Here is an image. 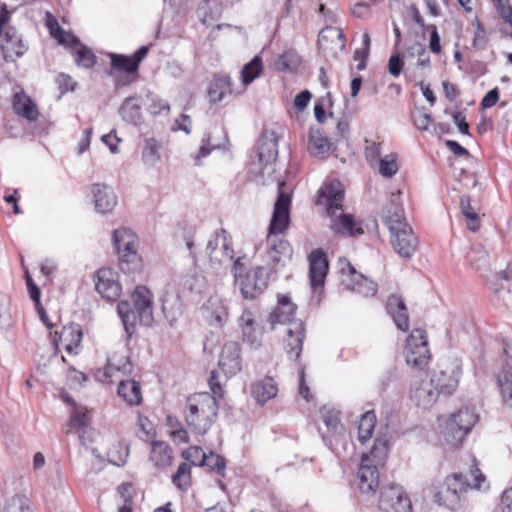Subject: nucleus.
<instances>
[{
	"label": "nucleus",
	"mask_w": 512,
	"mask_h": 512,
	"mask_svg": "<svg viewBox=\"0 0 512 512\" xmlns=\"http://www.w3.org/2000/svg\"><path fill=\"white\" fill-rule=\"evenodd\" d=\"M284 182H278V196L274 204L272 217L268 228L266 243V267L269 273L280 271L286 262L291 260L293 249L285 239L277 238L290 223L291 196L283 191Z\"/></svg>",
	"instance_id": "f257e3e1"
},
{
	"label": "nucleus",
	"mask_w": 512,
	"mask_h": 512,
	"mask_svg": "<svg viewBox=\"0 0 512 512\" xmlns=\"http://www.w3.org/2000/svg\"><path fill=\"white\" fill-rule=\"evenodd\" d=\"M209 387L212 394L201 392L187 398L184 412L185 421L190 430L197 435H205L215 423L218 416L217 398L224 396L218 372L211 371Z\"/></svg>",
	"instance_id": "f03ea898"
},
{
	"label": "nucleus",
	"mask_w": 512,
	"mask_h": 512,
	"mask_svg": "<svg viewBox=\"0 0 512 512\" xmlns=\"http://www.w3.org/2000/svg\"><path fill=\"white\" fill-rule=\"evenodd\" d=\"M344 195L345 191L341 182L333 179L320 187L315 204L324 207L326 214L332 220L330 228L335 233L349 236L363 234V229L356 224L353 216L343 212Z\"/></svg>",
	"instance_id": "7ed1b4c3"
},
{
	"label": "nucleus",
	"mask_w": 512,
	"mask_h": 512,
	"mask_svg": "<svg viewBox=\"0 0 512 512\" xmlns=\"http://www.w3.org/2000/svg\"><path fill=\"white\" fill-rule=\"evenodd\" d=\"M470 474L473 476V483L468 480L467 475L453 473L435 485L433 488L434 502L449 510L460 509L468 489H481L482 482L485 480L478 468L472 470Z\"/></svg>",
	"instance_id": "20e7f679"
},
{
	"label": "nucleus",
	"mask_w": 512,
	"mask_h": 512,
	"mask_svg": "<svg viewBox=\"0 0 512 512\" xmlns=\"http://www.w3.org/2000/svg\"><path fill=\"white\" fill-rule=\"evenodd\" d=\"M132 300L133 303L122 300L117 306L128 338L135 334L138 324L150 327L154 322L152 293L144 286H137L132 294Z\"/></svg>",
	"instance_id": "39448f33"
},
{
	"label": "nucleus",
	"mask_w": 512,
	"mask_h": 512,
	"mask_svg": "<svg viewBox=\"0 0 512 512\" xmlns=\"http://www.w3.org/2000/svg\"><path fill=\"white\" fill-rule=\"evenodd\" d=\"M112 241L123 272L130 273L137 269L139 264L138 238L129 228H118L113 231Z\"/></svg>",
	"instance_id": "423d86ee"
},
{
	"label": "nucleus",
	"mask_w": 512,
	"mask_h": 512,
	"mask_svg": "<svg viewBox=\"0 0 512 512\" xmlns=\"http://www.w3.org/2000/svg\"><path fill=\"white\" fill-rule=\"evenodd\" d=\"M478 419L475 410L470 407H463L451 414L444 428L446 440L454 446L461 444Z\"/></svg>",
	"instance_id": "0eeeda50"
},
{
	"label": "nucleus",
	"mask_w": 512,
	"mask_h": 512,
	"mask_svg": "<svg viewBox=\"0 0 512 512\" xmlns=\"http://www.w3.org/2000/svg\"><path fill=\"white\" fill-rule=\"evenodd\" d=\"M339 414L337 409L329 405H324L320 409L321 418L328 431V435H323V440L337 454H339V445H344L346 441L345 427L339 419Z\"/></svg>",
	"instance_id": "6e6552de"
},
{
	"label": "nucleus",
	"mask_w": 512,
	"mask_h": 512,
	"mask_svg": "<svg viewBox=\"0 0 512 512\" xmlns=\"http://www.w3.org/2000/svg\"><path fill=\"white\" fill-rule=\"evenodd\" d=\"M270 273L264 265L255 267L245 273L244 277L235 283L243 298L253 300L259 297L268 287Z\"/></svg>",
	"instance_id": "1a4fd4ad"
},
{
	"label": "nucleus",
	"mask_w": 512,
	"mask_h": 512,
	"mask_svg": "<svg viewBox=\"0 0 512 512\" xmlns=\"http://www.w3.org/2000/svg\"><path fill=\"white\" fill-rule=\"evenodd\" d=\"M206 254L212 265H226L232 262L234 250L231 247V239L223 228L218 230L214 237L209 239L206 245Z\"/></svg>",
	"instance_id": "9d476101"
},
{
	"label": "nucleus",
	"mask_w": 512,
	"mask_h": 512,
	"mask_svg": "<svg viewBox=\"0 0 512 512\" xmlns=\"http://www.w3.org/2000/svg\"><path fill=\"white\" fill-rule=\"evenodd\" d=\"M380 512H412L411 501L402 486L389 485L381 490Z\"/></svg>",
	"instance_id": "9b49d317"
},
{
	"label": "nucleus",
	"mask_w": 512,
	"mask_h": 512,
	"mask_svg": "<svg viewBox=\"0 0 512 512\" xmlns=\"http://www.w3.org/2000/svg\"><path fill=\"white\" fill-rule=\"evenodd\" d=\"M133 371V364L130 358L125 354H112L107 359L104 367L98 368L94 372V378L99 383H110L117 375H129Z\"/></svg>",
	"instance_id": "f8f14e48"
},
{
	"label": "nucleus",
	"mask_w": 512,
	"mask_h": 512,
	"mask_svg": "<svg viewBox=\"0 0 512 512\" xmlns=\"http://www.w3.org/2000/svg\"><path fill=\"white\" fill-rule=\"evenodd\" d=\"M460 375L461 368L458 362H445L441 364L439 371L433 373L431 380L434 381L439 394L450 395L458 386Z\"/></svg>",
	"instance_id": "ddd939ff"
},
{
	"label": "nucleus",
	"mask_w": 512,
	"mask_h": 512,
	"mask_svg": "<svg viewBox=\"0 0 512 512\" xmlns=\"http://www.w3.org/2000/svg\"><path fill=\"white\" fill-rule=\"evenodd\" d=\"M309 261V280L311 288L316 292L325 284L329 271V261L326 252L317 248L311 251L308 256Z\"/></svg>",
	"instance_id": "4468645a"
},
{
	"label": "nucleus",
	"mask_w": 512,
	"mask_h": 512,
	"mask_svg": "<svg viewBox=\"0 0 512 512\" xmlns=\"http://www.w3.org/2000/svg\"><path fill=\"white\" fill-rule=\"evenodd\" d=\"M439 391L430 379H415L410 388L411 401L420 408L429 409L437 401Z\"/></svg>",
	"instance_id": "2eb2a0df"
},
{
	"label": "nucleus",
	"mask_w": 512,
	"mask_h": 512,
	"mask_svg": "<svg viewBox=\"0 0 512 512\" xmlns=\"http://www.w3.org/2000/svg\"><path fill=\"white\" fill-rule=\"evenodd\" d=\"M95 289L107 301H116L121 294L119 275L110 268H101L96 274Z\"/></svg>",
	"instance_id": "dca6fc26"
},
{
	"label": "nucleus",
	"mask_w": 512,
	"mask_h": 512,
	"mask_svg": "<svg viewBox=\"0 0 512 512\" xmlns=\"http://www.w3.org/2000/svg\"><path fill=\"white\" fill-rule=\"evenodd\" d=\"M394 250L404 258H411L418 247V239L409 225L390 231Z\"/></svg>",
	"instance_id": "f3484780"
},
{
	"label": "nucleus",
	"mask_w": 512,
	"mask_h": 512,
	"mask_svg": "<svg viewBox=\"0 0 512 512\" xmlns=\"http://www.w3.org/2000/svg\"><path fill=\"white\" fill-rule=\"evenodd\" d=\"M149 52L148 46L139 47L132 55L110 53L111 67L122 73L135 74L139 70L141 61L147 56Z\"/></svg>",
	"instance_id": "a211bd4d"
},
{
	"label": "nucleus",
	"mask_w": 512,
	"mask_h": 512,
	"mask_svg": "<svg viewBox=\"0 0 512 512\" xmlns=\"http://www.w3.org/2000/svg\"><path fill=\"white\" fill-rule=\"evenodd\" d=\"M371 457H362L358 469V488L362 494L373 495L379 487L380 472L377 465L372 464Z\"/></svg>",
	"instance_id": "6ab92c4d"
},
{
	"label": "nucleus",
	"mask_w": 512,
	"mask_h": 512,
	"mask_svg": "<svg viewBox=\"0 0 512 512\" xmlns=\"http://www.w3.org/2000/svg\"><path fill=\"white\" fill-rule=\"evenodd\" d=\"M84 408H75L69 420L66 434L76 432L82 446L88 447L93 442L94 431L89 425V418Z\"/></svg>",
	"instance_id": "aec40b11"
},
{
	"label": "nucleus",
	"mask_w": 512,
	"mask_h": 512,
	"mask_svg": "<svg viewBox=\"0 0 512 512\" xmlns=\"http://www.w3.org/2000/svg\"><path fill=\"white\" fill-rule=\"evenodd\" d=\"M296 310L297 306L291 301L288 295L279 294L277 306L267 317V323L270 324V329H274L277 324H287L290 326L292 321H301L295 318Z\"/></svg>",
	"instance_id": "412c9836"
},
{
	"label": "nucleus",
	"mask_w": 512,
	"mask_h": 512,
	"mask_svg": "<svg viewBox=\"0 0 512 512\" xmlns=\"http://www.w3.org/2000/svg\"><path fill=\"white\" fill-rule=\"evenodd\" d=\"M83 338V331L79 324L71 323L64 326L60 333L56 332L52 338V345L55 352H59L62 348L66 352H73L79 348Z\"/></svg>",
	"instance_id": "4be33fe9"
},
{
	"label": "nucleus",
	"mask_w": 512,
	"mask_h": 512,
	"mask_svg": "<svg viewBox=\"0 0 512 512\" xmlns=\"http://www.w3.org/2000/svg\"><path fill=\"white\" fill-rule=\"evenodd\" d=\"M381 219L389 232L408 225L404 215V209L399 194H392L388 202L383 206Z\"/></svg>",
	"instance_id": "5701e85b"
},
{
	"label": "nucleus",
	"mask_w": 512,
	"mask_h": 512,
	"mask_svg": "<svg viewBox=\"0 0 512 512\" xmlns=\"http://www.w3.org/2000/svg\"><path fill=\"white\" fill-rule=\"evenodd\" d=\"M257 155L259 162L268 166L274 163L278 157V136L272 129H264L259 139Z\"/></svg>",
	"instance_id": "b1692460"
},
{
	"label": "nucleus",
	"mask_w": 512,
	"mask_h": 512,
	"mask_svg": "<svg viewBox=\"0 0 512 512\" xmlns=\"http://www.w3.org/2000/svg\"><path fill=\"white\" fill-rule=\"evenodd\" d=\"M242 339L251 349H258L262 337V328L256 323L253 313L245 309L239 318Z\"/></svg>",
	"instance_id": "393cba45"
},
{
	"label": "nucleus",
	"mask_w": 512,
	"mask_h": 512,
	"mask_svg": "<svg viewBox=\"0 0 512 512\" xmlns=\"http://www.w3.org/2000/svg\"><path fill=\"white\" fill-rule=\"evenodd\" d=\"M0 41L3 57L6 62H13L16 58L23 56L27 51V46L12 28H8L5 31Z\"/></svg>",
	"instance_id": "a878e982"
},
{
	"label": "nucleus",
	"mask_w": 512,
	"mask_h": 512,
	"mask_svg": "<svg viewBox=\"0 0 512 512\" xmlns=\"http://www.w3.org/2000/svg\"><path fill=\"white\" fill-rule=\"evenodd\" d=\"M386 312L392 318L397 329L406 332L409 329V314L404 300L397 295H390L386 302Z\"/></svg>",
	"instance_id": "bb28decb"
},
{
	"label": "nucleus",
	"mask_w": 512,
	"mask_h": 512,
	"mask_svg": "<svg viewBox=\"0 0 512 512\" xmlns=\"http://www.w3.org/2000/svg\"><path fill=\"white\" fill-rule=\"evenodd\" d=\"M91 192L97 212L109 213L116 206L117 197L110 186L96 183L92 185Z\"/></svg>",
	"instance_id": "cd10ccee"
},
{
	"label": "nucleus",
	"mask_w": 512,
	"mask_h": 512,
	"mask_svg": "<svg viewBox=\"0 0 512 512\" xmlns=\"http://www.w3.org/2000/svg\"><path fill=\"white\" fill-rule=\"evenodd\" d=\"M502 402L505 407L512 410V355L505 354L502 371L498 376Z\"/></svg>",
	"instance_id": "c85d7f7f"
},
{
	"label": "nucleus",
	"mask_w": 512,
	"mask_h": 512,
	"mask_svg": "<svg viewBox=\"0 0 512 512\" xmlns=\"http://www.w3.org/2000/svg\"><path fill=\"white\" fill-rule=\"evenodd\" d=\"M162 313L170 326H174L183 314L182 302L175 292H166L161 297Z\"/></svg>",
	"instance_id": "c756f323"
},
{
	"label": "nucleus",
	"mask_w": 512,
	"mask_h": 512,
	"mask_svg": "<svg viewBox=\"0 0 512 512\" xmlns=\"http://www.w3.org/2000/svg\"><path fill=\"white\" fill-rule=\"evenodd\" d=\"M250 389L252 397L260 405H264L269 400L276 397L278 393L277 384L271 377H265L262 380L254 382Z\"/></svg>",
	"instance_id": "7c9ffc66"
},
{
	"label": "nucleus",
	"mask_w": 512,
	"mask_h": 512,
	"mask_svg": "<svg viewBox=\"0 0 512 512\" xmlns=\"http://www.w3.org/2000/svg\"><path fill=\"white\" fill-rule=\"evenodd\" d=\"M12 106L16 114L27 119L35 121L38 117V110L33 100L23 92L15 93Z\"/></svg>",
	"instance_id": "2f4dec72"
},
{
	"label": "nucleus",
	"mask_w": 512,
	"mask_h": 512,
	"mask_svg": "<svg viewBox=\"0 0 512 512\" xmlns=\"http://www.w3.org/2000/svg\"><path fill=\"white\" fill-rule=\"evenodd\" d=\"M117 394L131 406H138L142 402L141 385L132 379L120 380Z\"/></svg>",
	"instance_id": "473e14b6"
},
{
	"label": "nucleus",
	"mask_w": 512,
	"mask_h": 512,
	"mask_svg": "<svg viewBox=\"0 0 512 512\" xmlns=\"http://www.w3.org/2000/svg\"><path fill=\"white\" fill-rule=\"evenodd\" d=\"M305 337V325L303 321H292L286 330V345L288 352H302L303 339Z\"/></svg>",
	"instance_id": "72a5a7b5"
},
{
	"label": "nucleus",
	"mask_w": 512,
	"mask_h": 512,
	"mask_svg": "<svg viewBox=\"0 0 512 512\" xmlns=\"http://www.w3.org/2000/svg\"><path fill=\"white\" fill-rule=\"evenodd\" d=\"M137 96L127 97L120 106L119 113L122 119L134 125L142 120L141 104Z\"/></svg>",
	"instance_id": "f704fd0d"
},
{
	"label": "nucleus",
	"mask_w": 512,
	"mask_h": 512,
	"mask_svg": "<svg viewBox=\"0 0 512 512\" xmlns=\"http://www.w3.org/2000/svg\"><path fill=\"white\" fill-rule=\"evenodd\" d=\"M149 458L155 467H166L172 462V449L166 442L154 441Z\"/></svg>",
	"instance_id": "c9c22d12"
},
{
	"label": "nucleus",
	"mask_w": 512,
	"mask_h": 512,
	"mask_svg": "<svg viewBox=\"0 0 512 512\" xmlns=\"http://www.w3.org/2000/svg\"><path fill=\"white\" fill-rule=\"evenodd\" d=\"M230 86V79L228 77H214L208 89L210 102L218 103L222 101L227 93H231Z\"/></svg>",
	"instance_id": "e433bc0d"
},
{
	"label": "nucleus",
	"mask_w": 512,
	"mask_h": 512,
	"mask_svg": "<svg viewBox=\"0 0 512 512\" xmlns=\"http://www.w3.org/2000/svg\"><path fill=\"white\" fill-rule=\"evenodd\" d=\"M219 370L226 377H232L238 374L242 369V359L239 354H220L218 362ZM220 381V379L218 378Z\"/></svg>",
	"instance_id": "4c0bfd02"
},
{
	"label": "nucleus",
	"mask_w": 512,
	"mask_h": 512,
	"mask_svg": "<svg viewBox=\"0 0 512 512\" xmlns=\"http://www.w3.org/2000/svg\"><path fill=\"white\" fill-rule=\"evenodd\" d=\"M332 143L330 140L322 136L319 131H310L308 150L313 156H324L331 150Z\"/></svg>",
	"instance_id": "58836bf2"
},
{
	"label": "nucleus",
	"mask_w": 512,
	"mask_h": 512,
	"mask_svg": "<svg viewBox=\"0 0 512 512\" xmlns=\"http://www.w3.org/2000/svg\"><path fill=\"white\" fill-rule=\"evenodd\" d=\"M71 41L78 46V48L73 51L76 64L85 69L92 68L96 63V56L92 50L81 44L80 40L76 37H72Z\"/></svg>",
	"instance_id": "ea45409f"
},
{
	"label": "nucleus",
	"mask_w": 512,
	"mask_h": 512,
	"mask_svg": "<svg viewBox=\"0 0 512 512\" xmlns=\"http://www.w3.org/2000/svg\"><path fill=\"white\" fill-rule=\"evenodd\" d=\"M162 148L161 143L155 138H147L144 141L142 150V161L147 167H154L155 164L160 160V150Z\"/></svg>",
	"instance_id": "a19ab883"
},
{
	"label": "nucleus",
	"mask_w": 512,
	"mask_h": 512,
	"mask_svg": "<svg viewBox=\"0 0 512 512\" xmlns=\"http://www.w3.org/2000/svg\"><path fill=\"white\" fill-rule=\"evenodd\" d=\"M192 451L201 457V462L198 463L200 466H207L216 473L223 474L226 467L223 457L213 452L206 454L200 447H193Z\"/></svg>",
	"instance_id": "79ce46f5"
},
{
	"label": "nucleus",
	"mask_w": 512,
	"mask_h": 512,
	"mask_svg": "<svg viewBox=\"0 0 512 512\" xmlns=\"http://www.w3.org/2000/svg\"><path fill=\"white\" fill-rule=\"evenodd\" d=\"M301 63V57L293 50H287L278 56L275 61V68L280 72H293Z\"/></svg>",
	"instance_id": "37998d69"
},
{
	"label": "nucleus",
	"mask_w": 512,
	"mask_h": 512,
	"mask_svg": "<svg viewBox=\"0 0 512 512\" xmlns=\"http://www.w3.org/2000/svg\"><path fill=\"white\" fill-rule=\"evenodd\" d=\"M469 262L471 267L480 274L482 277H486L489 270V255L487 251L482 249H474L469 255Z\"/></svg>",
	"instance_id": "c03bdc74"
},
{
	"label": "nucleus",
	"mask_w": 512,
	"mask_h": 512,
	"mask_svg": "<svg viewBox=\"0 0 512 512\" xmlns=\"http://www.w3.org/2000/svg\"><path fill=\"white\" fill-rule=\"evenodd\" d=\"M460 208L467 220L468 229L476 232L480 227V218L477 212L472 208L471 199L468 195L465 194L460 197Z\"/></svg>",
	"instance_id": "a18cd8bd"
},
{
	"label": "nucleus",
	"mask_w": 512,
	"mask_h": 512,
	"mask_svg": "<svg viewBox=\"0 0 512 512\" xmlns=\"http://www.w3.org/2000/svg\"><path fill=\"white\" fill-rule=\"evenodd\" d=\"M376 424V416L374 412L368 411L364 413L358 422V439L361 443L368 441L373 434Z\"/></svg>",
	"instance_id": "49530a36"
},
{
	"label": "nucleus",
	"mask_w": 512,
	"mask_h": 512,
	"mask_svg": "<svg viewBox=\"0 0 512 512\" xmlns=\"http://www.w3.org/2000/svg\"><path fill=\"white\" fill-rule=\"evenodd\" d=\"M263 70L262 58L256 55L241 70V80L244 85L251 84Z\"/></svg>",
	"instance_id": "de8ad7c7"
},
{
	"label": "nucleus",
	"mask_w": 512,
	"mask_h": 512,
	"mask_svg": "<svg viewBox=\"0 0 512 512\" xmlns=\"http://www.w3.org/2000/svg\"><path fill=\"white\" fill-rule=\"evenodd\" d=\"M397 158L398 155L396 153H390L383 156L376 163V168L382 177L390 179L397 174L399 170Z\"/></svg>",
	"instance_id": "09e8293b"
},
{
	"label": "nucleus",
	"mask_w": 512,
	"mask_h": 512,
	"mask_svg": "<svg viewBox=\"0 0 512 512\" xmlns=\"http://www.w3.org/2000/svg\"><path fill=\"white\" fill-rule=\"evenodd\" d=\"M347 288L364 295L365 297L373 296L377 292V285L373 281L367 279L362 274L351 283H346Z\"/></svg>",
	"instance_id": "8fccbe9b"
},
{
	"label": "nucleus",
	"mask_w": 512,
	"mask_h": 512,
	"mask_svg": "<svg viewBox=\"0 0 512 512\" xmlns=\"http://www.w3.org/2000/svg\"><path fill=\"white\" fill-rule=\"evenodd\" d=\"M387 455V442L381 439H376L370 453L363 455V457H371L372 464H375L378 468H380L384 466Z\"/></svg>",
	"instance_id": "3c124183"
},
{
	"label": "nucleus",
	"mask_w": 512,
	"mask_h": 512,
	"mask_svg": "<svg viewBox=\"0 0 512 512\" xmlns=\"http://www.w3.org/2000/svg\"><path fill=\"white\" fill-rule=\"evenodd\" d=\"M3 512H32L30 501L25 495H14L6 501Z\"/></svg>",
	"instance_id": "603ef678"
},
{
	"label": "nucleus",
	"mask_w": 512,
	"mask_h": 512,
	"mask_svg": "<svg viewBox=\"0 0 512 512\" xmlns=\"http://www.w3.org/2000/svg\"><path fill=\"white\" fill-rule=\"evenodd\" d=\"M428 346V339L426 331L420 328H416L412 330L410 335L406 340V349L408 352H414V349H419L421 347L426 348Z\"/></svg>",
	"instance_id": "864d4df0"
},
{
	"label": "nucleus",
	"mask_w": 512,
	"mask_h": 512,
	"mask_svg": "<svg viewBox=\"0 0 512 512\" xmlns=\"http://www.w3.org/2000/svg\"><path fill=\"white\" fill-rule=\"evenodd\" d=\"M167 424L170 429L169 433L175 441L178 443L188 442V433L176 418L169 416L167 418Z\"/></svg>",
	"instance_id": "5fc2aeb1"
},
{
	"label": "nucleus",
	"mask_w": 512,
	"mask_h": 512,
	"mask_svg": "<svg viewBox=\"0 0 512 512\" xmlns=\"http://www.w3.org/2000/svg\"><path fill=\"white\" fill-rule=\"evenodd\" d=\"M128 450L122 444L111 447L107 452L108 461L118 467L126 463Z\"/></svg>",
	"instance_id": "6e6d98bb"
},
{
	"label": "nucleus",
	"mask_w": 512,
	"mask_h": 512,
	"mask_svg": "<svg viewBox=\"0 0 512 512\" xmlns=\"http://www.w3.org/2000/svg\"><path fill=\"white\" fill-rule=\"evenodd\" d=\"M473 25L476 27V31H475L474 38L472 41V46L475 49L483 50L486 48L487 43H488V39L486 36V30H485L483 24L480 22V20L477 17H475V19L473 21Z\"/></svg>",
	"instance_id": "4d7b16f0"
},
{
	"label": "nucleus",
	"mask_w": 512,
	"mask_h": 512,
	"mask_svg": "<svg viewBox=\"0 0 512 512\" xmlns=\"http://www.w3.org/2000/svg\"><path fill=\"white\" fill-rule=\"evenodd\" d=\"M430 354H405V362L412 369L423 370L430 361Z\"/></svg>",
	"instance_id": "13d9d810"
},
{
	"label": "nucleus",
	"mask_w": 512,
	"mask_h": 512,
	"mask_svg": "<svg viewBox=\"0 0 512 512\" xmlns=\"http://www.w3.org/2000/svg\"><path fill=\"white\" fill-rule=\"evenodd\" d=\"M9 298L0 293V328H8L12 323L11 313L9 311Z\"/></svg>",
	"instance_id": "bf43d9fd"
},
{
	"label": "nucleus",
	"mask_w": 512,
	"mask_h": 512,
	"mask_svg": "<svg viewBox=\"0 0 512 512\" xmlns=\"http://www.w3.org/2000/svg\"><path fill=\"white\" fill-rule=\"evenodd\" d=\"M380 144L372 142L365 148V158L370 167L376 169V163L382 158Z\"/></svg>",
	"instance_id": "052dcab7"
},
{
	"label": "nucleus",
	"mask_w": 512,
	"mask_h": 512,
	"mask_svg": "<svg viewBox=\"0 0 512 512\" xmlns=\"http://www.w3.org/2000/svg\"><path fill=\"white\" fill-rule=\"evenodd\" d=\"M339 270L342 276H346L348 279H342V282L346 285V283H351L354 281L357 276L360 274L356 271V269L352 266V264L347 259H339L338 262Z\"/></svg>",
	"instance_id": "680f3d73"
},
{
	"label": "nucleus",
	"mask_w": 512,
	"mask_h": 512,
	"mask_svg": "<svg viewBox=\"0 0 512 512\" xmlns=\"http://www.w3.org/2000/svg\"><path fill=\"white\" fill-rule=\"evenodd\" d=\"M414 125L417 129L428 131L432 122L431 114L428 112L418 111L412 116Z\"/></svg>",
	"instance_id": "e2e57ef3"
},
{
	"label": "nucleus",
	"mask_w": 512,
	"mask_h": 512,
	"mask_svg": "<svg viewBox=\"0 0 512 512\" xmlns=\"http://www.w3.org/2000/svg\"><path fill=\"white\" fill-rule=\"evenodd\" d=\"M430 33L429 48L434 54L441 52L440 35L437 26L434 24L427 25L426 29Z\"/></svg>",
	"instance_id": "0e129e2a"
},
{
	"label": "nucleus",
	"mask_w": 512,
	"mask_h": 512,
	"mask_svg": "<svg viewBox=\"0 0 512 512\" xmlns=\"http://www.w3.org/2000/svg\"><path fill=\"white\" fill-rule=\"evenodd\" d=\"M403 67L404 61L399 54H393L390 56L388 61V71L392 76L398 77L401 74Z\"/></svg>",
	"instance_id": "69168bd1"
},
{
	"label": "nucleus",
	"mask_w": 512,
	"mask_h": 512,
	"mask_svg": "<svg viewBox=\"0 0 512 512\" xmlns=\"http://www.w3.org/2000/svg\"><path fill=\"white\" fill-rule=\"evenodd\" d=\"M25 279H26V286H27V290L29 292L30 298L38 307V305H40V297H41L40 289L36 285V283L34 282V280L32 279V277L30 276V274L28 272H26V274H25Z\"/></svg>",
	"instance_id": "338daca9"
},
{
	"label": "nucleus",
	"mask_w": 512,
	"mask_h": 512,
	"mask_svg": "<svg viewBox=\"0 0 512 512\" xmlns=\"http://www.w3.org/2000/svg\"><path fill=\"white\" fill-rule=\"evenodd\" d=\"M452 118H453L454 124L457 126V128L461 134L470 135L469 124L466 121V117L462 112H460V111L453 112Z\"/></svg>",
	"instance_id": "774afa93"
}]
</instances>
